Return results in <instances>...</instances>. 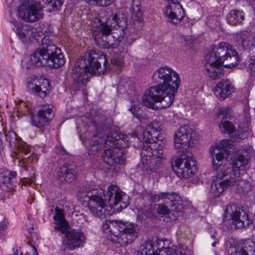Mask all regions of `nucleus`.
I'll use <instances>...</instances> for the list:
<instances>
[{
  "mask_svg": "<svg viewBox=\"0 0 255 255\" xmlns=\"http://www.w3.org/2000/svg\"><path fill=\"white\" fill-rule=\"evenodd\" d=\"M86 3L100 6H108L115 0H84Z\"/></svg>",
  "mask_w": 255,
  "mask_h": 255,
  "instance_id": "41",
  "label": "nucleus"
},
{
  "mask_svg": "<svg viewBox=\"0 0 255 255\" xmlns=\"http://www.w3.org/2000/svg\"><path fill=\"white\" fill-rule=\"evenodd\" d=\"M13 28L16 35L21 39L30 37L32 33L31 30L28 26H22L20 23H15Z\"/></svg>",
  "mask_w": 255,
  "mask_h": 255,
  "instance_id": "34",
  "label": "nucleus"
},
{
  "mask_svg": "<svg viewBox=\"0 0 255 255\" xmlns=\"http://www.w3.org/2000/svg\"><path fill=\"white\" fill-rule=\"evenodd\" d=\"M234 88L229 80L219 82L213 89L215 96L220 100H224L234 92Z\"/></svg>",
  "mask_w": 255,
  "mask_h": 255,
  "instance_id": "23",
  "label": "nucleus"
},
{
  "mask_svg": "<svg viewBox=\"0 0 255 255\" xmlns=\"http://www.w3.org/2000/svg\"><path fill=\"white\" fill-rule=\"evenodd\" d=\"M112 68L119 72L123 67V57L118 54H115L111 58Z\"/></svg>",
  "mask_w": 255,
  "mask_h": 255,
  "instance_id": "36",
  "label": "nucleus"
},
{
  "mask_svg": "<svg viewBox=\"0 0 255 255\" xmlns=\"http://www.w3.org/2000/svg\"><path fill=\"white\" fill-rule=\"evenodd\" d=\"M24 1L19 6V16L25 21L35 22L42 19L43 13L41 1L48 5L50 11L58 9L63 4L64 0H39Z\"/></svg>",
  "mask_w": 255,
  "mask_h": 255,
  "instance_id": "9",
  "label": "nucleus"
},
{
  "mask_svg": "<svg viewBox=\"0 0 255 255\" xmlns=\"http://www.w3.org/2000/svg\"><path fill=\"white\" fill-rule=\"evenodd\" d=\"M152 79L157 85L145 91L142 97L143 105L155 110L170 107L181 84L179 74L171 67L163 66L154 72Z\"/></svg>",
  "mask_w": 255,
  "mask_h": 255,
  "instance_id": "1",
  "label": "nucleus"
},
{
  "mask_svg": "<svg viewBox=\"0 0 255 255\" xmlns=\"http://www.w3.org/2000/svg\"><path fill=\"white\" fill-rule=\"evenodd\" d=\"M55 226L54 229L60 232H64L68 228V224L65 219L63 211L58 208L55 209V214L54 216Z\"/></svg>",
  "mask_w": 255,
  "mask_h": 255,
  "instance_id": "28",
  "label": "nucleus"
},
{
  "mask_svg": "<svg viewBox=\"0 0 255 255\" xmlns=\"http://www.w3.org/2000/svg\"><path fill=\"white\" fill-rule=\"evenodd\" d=\"M162 203L158 204L156 207V212L159 215H165L169 214L171 206L162 201Z\"/></svg>",
  "mask_w": 255,
  "mask_h": 255,
  "instance_id": "40",
  "label": "nucleus"
},
{
  "mask_svg": "<svg viewBox=\"0 0 255 255\" xmlns=\"http://www.w3.org/2000/svg\"><path fill=\"white\" fill-rule=\"evenodd\" d=\"M219 46L215 47L213 51L209 53L206 55L205 68H208L209 66H214L216 65H222V58H219V54L217 50Z\"/></svg>",
  "mask_w": 255,
  "mask_h": 255,
  "instance_id": "33",
  "label": "nucleus"
},
{
  "mask_svg": "<svg viewBox=\"0 0 255 255\" xmlns=\"http://www.w3.org/2000/svg\"><path fill=\"white\" fill-rule=\"evenodd\" d=\"M31 247H32V255H38V253L36 251V248L33 246H31ZM14 255H18V251L17 250H16L15 252H14Z\"/></svg>",
  "mask_w": 255,
  "mask_h": 255,
  "instance_id": "48",
  "label": "nucleus"
},
{
  "mask_svg": "<svg viewBox=\"0 0 255 255\" xmlns=\"http://www.w3.org/2000/svg\"><path fill=\"white\" fill-rule=\"evenodd\" d=\"M245 19V15L242 11L238 10H231L227 17L228 23L232 25L240 24Z\"/></svg>",
  "mask_w": 255,
  "mask_h": 255,
  "instance_id": "32",
  "label": "nucleus"
},
{
  "mask_svg": "<svg viewBox=\"0 0 255 255\" xmlns=\"http://www.w3.org/2000/svg\"><path fill=\"white\" fill-rule=\"evenodd\" d=\"M249 158L248 156H245L242 154H238L235 157L233 163V173L236 178H238L240 180V176L244 175L246 173L247 169L248 168Z\"/></svg>",
  "mask_w": 255,
  "mask_h": 255,
  "instance_id": "25",
  "label": "nucleus"
},
{
  "mask_svg": "<svg viewBox=\"0 0 255 255\" xmlns=\"http://www.w3.org/2000/svg\"><path fill=\"white\" fill-rule=\"evenodd\" d=\"M219 58H222V64L226 68L235 67L239 63V58L237 52L229 43L221 42L217 50Z\"/></svg>",
  "mask_w": 255,
  "mask_h": 255,
  "instance_id": "16",
  "label": "nucleus"
},
{
  "mask_svg": "<svg viewBox=\"0 0 255 255\" xmlns=\"http://www.w3.org/2000/svg\"><path fill=\"white\" fill-rule=\"evenodd\" d=\"M231 111L229 107H222L219 110V116H223V119H227L230 117Z\"/></svg>",
  "mask_w": 255,
  "mask_h": 255,
  "instance_id": "43",
  "label": "nucleus"
},
{
  "mask_svg": "<svg viewBox=\"0 0 255 255\" xmlns=\"http://www.w3.org/2000/svg\"><path fill=\"white\" fill-rule=\"evenodd\" d=\"M35 39L41 45L30 56L31 63L36 66H47L58 68L65 62L61 49L54 43L55 36L49 33L34 36Z\"/></svg>",
  "mask_w": 255,
  "mask_h": 255,
  "instance_id": "6",
  "label": "nucleus"
},
{
  "mask_svg": "<svg viewBox=\"0 0 255 255\" xmlns=\"http://www.w3.org/2000/svg\"><path fill=\"white\" fill-rule=\"evenodd\" d=\"M0 237L4 238L6 235V230L7 228L8 222L7 219L2 216H0Z\"/></svg>",
  "mask_w": 255,
  "mask_h": 255,
  "instance_id": "42",
  "label": "nucleus"
},
{
  "mask_svg": "<svg viewBox=\"0 0 255 255\" xmlns=\"http://www.w3.org/2000/svg\"><path fill=\"white\" fill-rule=\"evenodd\" d=\"M193 132L188 126H181L174 135V148L178 151H188L187 148L194 144L192 139Z\"/></svg>",
  "mask_w": 255,
  "mask_h": 255,
  "instance_id": "15",
  "label": "nucleus"
},
{
  "mask_svg": "<svg viewBox=\"0 0 255 255\" xmlns=\"http://www.w3.org/2000/svg\"><path fill=\"white\" fill-rule=\"evenodd\" d=\"M129 110L134 116L135 118L140 120L141 119V113L140 103L139 101H134L132 102L131 107Z\"/></svg>",
  "mask_w": 255,
  "mask_h": 255,
  "instance_id": "39",
  "label": "nucleus"
},
{
  "mask_svg": "<svg viewBox=\"0 0 255 255\" xmlns=\"http://www.w3.org/2000/svg\"><path fill=\"white\" fill-rule=\"evenodd\" d=\"M236 40L238 44L244 50H251L255 47V36L249 31L237 33Z\"/></svg>",
  "mask_w": 255,
  "mask_h": 255,
  "instance_id": "24",
  "label": "nucleus"
},
{
  "mask_svg": "<svg viewBox=\"0 0 255 255\" xmlns=\"http://www.w3.org/2000/svg\"><path fill=\"white\" fill-rule=\"evenodd\" d=\"M7 141L9 143L11 147H16L18 152L21 155H20L23 159H26V162L30 161V157L33 152L31 153L29 147L28 145L22 142L17 141V137L16 134L13 131L9 132L6 135Z\"/></svg>",
  "mask_w": 255,
  "mask_h": 255,
  "instance_id": "21",
  "label": "nucleus"
},
{
  "mask_svg": "<svg viewBox=\"0 0 255 255\" xmlns=\"http://www.w3.org/2000/svg\"><path fill=\"white\" fill-rule=\"evenodd\" d=\"M28 88L34 91L40 97H44L48 92L49 81L46 79L39 78L31 76L27 79Z\"/></svg>",
  "mask_w": 255,
  "mask_h": 255,
  "instance_id": "22",
  "label": "nucleus"
},
{
  "mask_svg": "<svg viewBox=\"0 0 255 255\" xmlns=\"http://www.w3.org/2000/svg\"><path fill=\"white\" fill-rule=\"evenodd\" d=\"M230 184L212 179L210 193L215 198L219 197L228 188L232 187Z\"/></svg>",
  "mask_w": 255,
  "mask_h": 255,
  "instance_id": "31",
  "label": "nucleus"
},
{
  "mask_svg": "<svg viewBox=\"0 0 255 255\" xmlns=\"http://www.w3.org/2000/svg\"><path fill=\"white\" fill-rule=\"evenodd\" d=\"M120 221L115 220H105L103 224V229L106 232L110 233H114L115 232L113 230V228L115 227L118 230V226Z\"/></svg>",
  "mask_w": 255,
  "mask_h": 255,
  "instance_id": "38",
  "label": "nucleus"
},
{
  "mask_svg": "<svg viewBox=\"0 0 255 255\" xmlns=\"http://www.w3.org/2000/svg\"><path fill=\"white\" fill-rule=\"evenodd\" d=\"M55 152L58 156H60L64 155L66 151L61 147H57Z\"/></svg>",
  "mask_w": 255,
  "mask_h": 255,
  "instance_id": "47",
  "label": "nucleus"
},
{
  "mask_svg": "<svg viewBox=\"0 0 255 255\" xmlns=\"http://www.w3.org/2000/svg\"><path fill=\"white\" fill-rule=\"evenodd\" d=\"M99 117H94L91 120L89 127H94L98 134L97 133L93 134L91 137L88 140L89 143L90 144V149L89 151V155L92 154L94 155H98L100 150V148H102L101 143L103 141L102 138V133L101 132H103L104 128L101 127V125L99 124Z\"/></svg>",
  "mask_w": 255,
  "mask_h": 255,
  "instance_id": "19",
  "label": "nucleus"
},
{
  "mask_svg": "<svg viewBox=\"0 0 255 255\" xmlns=\"http://www.w3.org/2000/svg\"><path fill=\"white\" fill-rule=\"evenodd\" d=\"M171 2L166 6L164 14L168 20L173 24H178L183 20L185 16L184 10L179 3V0H168Z\"/></svg>",
  "mask_w": 255,
  "mask_h": 255,
  "instance_id": "20",
  "label": "nucleus"
},
{
  "mask_svg": "<svg viewBox=\"0 0 255 255\" xmlns=\"http://www.w3.org/2000/svg\"><path fill=\"white\" fill-rule=\"evenodd\" d=\"M219 128L223 133L229 134L236 131L235 126L230 122L225 121L221 123L219 125Z\"/></svg>",
  "mask_w": 255,
  "mask_h": 255,
  "instance_id": "37",
  "label": "nucleus"
},
{
  "mask_svg": "<svg viewBox=\"0 0 255 255\" xmlns=\"http://www.w3.org/2000/svg\"><path fill=\"white\" fill-rule=\"evenodd\" d=\"M76 216V220L79 224H83L84 222L87 221L86 217L83 214H77Z\"/></svg>",
  "mask_w": 255,
  "mask_h": 255,
  "instance_id": "45",
  "label": "nucleus"
},
{
  "mask_svg": "<svg viewBox=\"0 0 255 255\" xmlns=\"http://www.w3.org/2000/svg\"><path fill=\"white\" fill-rule=\"evenodd\" d=\"M231 143V140L225 139L210 148V153L213 158V167L216 171V175L212 176V179L223 183L227 182L233 186H236L239 193L246 195L251 192V187L249 184L238 177L234 178L230 176L228 178L229 173L231 172L230 168L226 164L220 163L225 157V155L230 154V149H232V146H233Z\"/></svg>",
  "mask_w": 255,
  "mask_h": 255,
  "instance_id": "5",
  "label": "nucleus"
},
{
  "mask_svg": "<svg viewBox=\"0 0 255 255\" xmlns=\"http://www.w3.org/2000/svg\"><path fill=\"white\" fill-rule=\"evenodd\" d=\"M52 111V105H42L37 114L31 117V125L37 128H42L48 126L54 118Z\"/></svg>",
  "mask_w": 255,
  "mask_h": 255,
  "instance_id": "17",
  "label": "nucleus"
},
{
  "mask_svg": "<svg viewBox=\"0 0 255 255\" xmlns=\"http://www.w3.org/2000/svg\"><path fill=\"white\" fill-rule=\"evenodd\" d=\"M161 124L153 121L143 130L139 139L142 142L140 161L146 169L156 170L161 165L164 142L160 134Z\"/></svg>",
  "mask_w": 255,
  "mask_h": 255,
  "instance_id": "3",
  "label": "nucleus"
},
{
  "mask_svg": "<svg viewBox=\"0 0 255 255\" xmlns=\"http://www.w3.org/2000/svg\"><path fill=\"white\" fill-rule=\"evenodd\" d=\"M57 177L62 182L71 183L75 180L76 177L75 166L67 163L63 164L57 171Z\"/></svg>",
  "mask_w": 255,
  "mask_h": 255,
  "instance_id": "26",
  "label": "nucleus"
},
{
  "mask_svg": "<svg viewBox=\"0 0 255 255\" xmlns=\"http://www.w3.org/2000/svg\"><path fill=\"white\" fill-rule=\"evenodd\" d=\"M225 215L229 216L232 223L236 229H242L248 227L250 224V220L247 213L244 210L243 207L237 204L229 203L227 205Z\"/></svg>",
  "mask_w": 255,
  "mask_h": 255,
  "instance_id": "14",
  "label": "nucleus"
},
{
  "mask_svg": "<svg viewBox=\"0 0 255 255\" xmlns=\"http://www.w3.org/2000/svg\"><path fill=\"white\" fill-rule=\"evenodd\" d=\"M221 66H209L208 68H206L210 78L213 80H217L224 76V73L223 70L220 67Z\"/></svg>",
  "mask_w": 255,
  "mask_h": 255,
  "instance_id": "35",
  "label": "nucleus"
},
{
  "mask_svg": "<svg viewBox=\"0 0 255 255\" xmlns=\"http://www.w3.org/2000/svg\"><path fill=\"white\" fill-rule=\"evenodd\" d=\"M104 16L98 19L99 25L93 31V36L97 45L101 48H110L117 47L123 39L120 32L125 23L118 16L117 13L107 11Z\"/></svg>",
  "mask_w": 255,
  "mask_h": 255,
  "instance_id": "4",
  "label": "nucleus"
},
{
  "mask_svg": "<svg viewBox=\"0 0 255 255\" xmlns=\"http://www.w3.org/2000/svg\"><path fill=\"white\" fill-rule=\"evenodd\" d=\"M107 196L110 208L119 205L121 209L126 208L129 204L127 197L117 185H111L108 187ZM84 206L88 205L90 212L95 216L102 218L111 215L106 203L105 191L102 189H93L79 194Z\"/></svg>",
  "mask_w": 255,
  "mask_h": 255,
  "instance_id": "2",
  "label": "nucleus"
},
{
  "mask_svg": "<svg viewBox=\"0 0 255 255\" xmlns=\"http://www.w3.org/2000/svg\"><path fill=\"white\" fill-rule=\"evenodd\" d=\"M123 142H125V135L119 131H112L108 133L103 144L104 152L102 158L105 163L112 165L124 162L123 149L120 148L125 147Z\"/></svg>",
  "mask_w": 255,
  "mask_h": 255,
  "instance_id": "8",
  "label": "nucleus"
},
{
  "mask_svg": "<svg viewBox=\"0 0 255 255\" xmlns=\"http://www.w3.org/2000/svg\"><path fill=\"white\" fill-rule=\"evenodd\" d=\"M129 13L131 18L135 21L140 22L143 19V11L140 2L138 0H133L130 4Z\"/></svg>",
  "mask_w": 255,
  "mask_h": 255,
  "instance_id": "30",
  "label": "nucleus"
},
{
  "mask_svg": "<svg viewBox=\"0 0 255 255\" xmlns=\"http://www.w3.org/2000/svg\"><path fill=\"white\" fill-rule=\"evenodd\" d=\"M107 62V58L102 51L92 50L85 53L77 60L73 68L72 78L74 82L84 84L92 74H104Z\"/></svg>",
  "mask_w": 255,
  "mask_h": 255,
  "instance_id": "7",
  "label": "nucleus"
},
{
  "mask_svg": "<svg viewBox=\"0 0 255 255\" xmlns=\"http://www.w3.org/2000/svg\"><path fill=\"white\" fill-rule=\"evenodd\" d=\"M16 175V172H10L7 170H4L0 173V185L3 190H7L12 188V183Z\"/></svg>",
  "mask_w": 255,
  "mask_h": 255,
  "instance_id": "29",
  "label": "nucleus"
},
{
  "mask_svg": "<svg viewBox=\"0 0 255 255\" xmlns=\"http://www.w3.org/2000/svg\"><path fill=\"white\" fill-rule=\"evenodd\" d=\"M248 71L250 72L251 75L255 72V59H250L248 64Z\"/></svg>",
  "mask_w": 255,
  "mask_h": 255,
  "instance_id": "44",
  "label": "nucleus"
},
{
  "mask_svg": "<svg viewBox=\"0 0 255 255\" xmlns=\"http://www.w3.org/2000/svg\"><path fill=\"white\" fill-rule=\"evenodd\" d=\"M118 230L119 233L117 235H114L112 241L121 247L131 243L138 236L137 226L133 223L120 221Z\"/></svg>",
  "mask_w": 255,
  "mask_h": 255,
  "instance_id": "13",
  "label": "nucleus"
},
{
  "mask_svg": "<svg viewBox=\"0 0 255 255\" xmlns=\"http://www.w3.org/2000/svg\"><path fill=\"white\" fill-rule=\"evenodd\" d=\"M61 233L65 234V239L63 243L68 249L73 250L83 246L85 237L82 232L75 229L69 230L68 228L64 232Z\"/></svg>",
  "mask_w": 255,
  "mask_h": 255,
  "instance_id": "18",
  "label": "nucleus"
},
{
  "mask_svg": "<svg viewBox=\"0 0 255 255\" xmlns=\"http://www.w3.org/2000/svg\"><path fill=\"white\" fill-rule=\"evenodd\" d=\"M162 241H157L156 245L150 241L146 242L140 247V255H187L186 248L182 246H172L164 247Z\"/></svg>",
  "mask_w": 255,
  "mask_h": 255,
  "instance_id": "10",
  "label": "nucleus"
},
{
  "mask_svg": "<svg viewBox=\"0 0 255 255\" xmlns=\"http://www.w3.org/2000/svg\"><path fill=\"white\" fill-rule=\"evenodd\" d=\"M217 244V241H214L212 244V246L213 247H216V245Z\"/></svg>",
  "mask_w": 255,
  "mask_h": 255,
  "instance_id": "49",
  "label": "nucleus"
},
{
  "mask_svg": "<svg viewBox=\"0 0 255 255\" xmlns=\"http://www.w3.org/2000/svg\"><path fill=\"white\" fill-rule=\"evenodd\" d=\"M238 126L239 128L243 129V132L249 131L251 130V128L249 127V123L248 120L245 126H243L241 123H239Z\"/></svg>",
  "mask_w": 255,
  "mask_h": 255,
  "instance_id": "46",
  "label": "nucleus"
},
{
  "mask_svg": "<svg viewBox=\"0 0 255 255\" xmlns=\"http://www.w3.org/2000/svg\"><path fill=\"white\" fill-rule=\"evenodd\" d=\"M255 243L248 239L232 249V255H255Z\"/></svg>",
  "mask_w": 255,
  "mask_h": 255,
  "instance_id": "27",
  "label": "nucleus"
},
{
  "mask_svg": "<svg viewBox=\"0 0 255 255\" xmlns=\"http://www.w3.org/2000/svg\"><path fill=\"white\" fill-rule=\"evenodd\" d=\"M150 200L153 202L162 201L170 206V211L168 214L170 219L176 220L182 214L181 210V205L180 204L181 198L175 192H159L151 195Z\"/></svg>",
  "mask_w": 255,
  "mask_h": 255,
  "instance_id": "12",
  "label": "nucleus"
},
{
  "mask_svg": "<svg viewBox=\"0 0 255 255\" xmlns=\"http://www.w3.org/2000/svg\"><path fill=\"white\" fill-rule=\"evenodd\" d=\"M182 154L175 160L173 169L177 175L181 178H188L196 172V161L192 153L188 151H181Z\"/></svg>",
  "mask_w": 255,
  "mask_h": 255,
  "instance_id": "11",
  "label": "nucleus"
}]
</instances>
